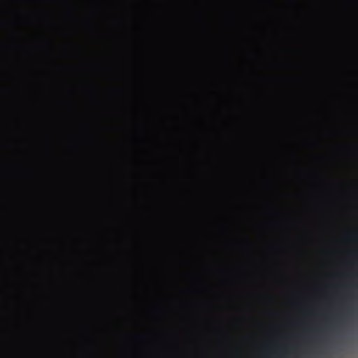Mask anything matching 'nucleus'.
I'll return each mask as SVG.
<instances>
[{"label": "nucleus", "mask_w": 358, "mask_h": 358, "mask_svg": "<svg viewBox=\"0 0 358 358\" xmlns=\"http://www.w3.org/2000/svg\"><path fill=\"white\" fill-rule=\"evenodd\" d=\"M322 331V329H315V331H317V332H321Z\"/></svg>", "instance_id": "nucleus-1"}]
</instances>
